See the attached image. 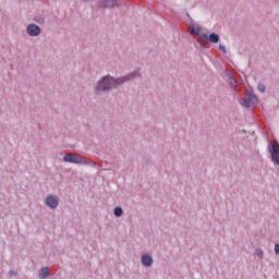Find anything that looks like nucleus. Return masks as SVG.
<instances>
[{
  "instance_id": "nucleus-6",
  "label": "nucleus",
  "mask_w": 279,
  "mask_h": 279,
  "mask_svg": "<svg viewBox=\"0 0 279 279\" xmlns=\"http://www.w3.org/2000/svg\"><path fill=\"white\" fill-rule=\"evenodd\" d=\"M46 204L49 208H58L59 201L54 195H50L46 198Z\"/></svg>"
},
{
  "instance_id": "nucleus-10",
  "label": "nucleus",
  "mask_w": 279,
  "mask_h": 279,
  "mask_svg": "<svg viewBox=\"0 0 279 279\" xmlns=\"http://www.w3.org/2000/svg\"><path fill=\"white\" fill-rule=\"evenodd\" d=\"M39 276L41 278H49V267H44L41 268Z\"/></svg>"
},
{
  "instance_id": "nucleus-14",
  "label": "nucleus",
  "mask_w": 279,
  "mask_h": 279,
  "mask_svg": "<svg viewBox=\"0 0 279 279\" xmlns=\"http://www.w3.org/2000/svg\"><path fill=\"white\" fill-rule=\"evenodd\" d=\"M257 88H258L259 93H265V90H266V87L263 84H259Z\"/></svg>"
},
{
  "instance_id": "nucleus-15",
  "label": "nucleus",
  "mask_w": 279,
  "mask_h": 279,
  "mask_svg": "<svg viewBox=\"0 0 279 279\" xmlns=\"http://www.w3.org/2000/svg\"><path fill=\"white\" fill-rule=\"evenodd\" d=\"M219 49H221V51H223V53L227 52V51H226V46H223V45H220V46H219Z\"/></svg>"
},
{
  "instance_id": "nucleus-9",
  "label": "nucleus",
  "mask_w": 279,
  "mask_h": 279,
  "mask_svg": "<svg viewBox=\"0 0 279 279\" xmlns=\"http://www.w3.org/2000/svg\"><path fill=\"white\" fill-rule=\"evenodd\" d=\"M105 8H114L119 5V2L117 0H108L104 3Z\"/></svg>"
},
{
  "instance_id": "nucleus-18",
  "label": "nucleus",
  "mask_w": 279,
  "mask_h": 279,
  "mask_svg": "<svg viewBox=\"0 0 279 279\" xmlns=\"http://www.w3.org/2000/svg\"><path fill=\"white\" fill-rule=\"evenodd\" d=\"M9 274H10L11 277L16 276V271H14V270H11Z\"/></svg>"
},
{
  "instance_id": "nucleus-16",
  "label": "nucleus",
  "mask_w": 279,
  "mask_h": 279,
  "mask_svg": "<svg viewBox=\"0 0 279 279\" xmlns=\"http://www.w3.org/2000/svg\"><path fill=\"white\" fill-rule=\"evenodd\" d=\"M228 78L230 80L231 85L234 84V83H232V82H234V80L232 78V74L229 73V74H228Z\"/></svg>"
},
{
  "instance_id": "nucleus-5",
  "label": "nucleus",
  "mask_w": 279,
  "mask_h": 279,
  "mask_svg": "<svg viewBox=\"0 0 279 279\" xmlns=\"http://www.w3.org/2000/svg\"><path fill=\"white\" fill-rule=\"evenodd\" d=\"M63 160L65 162H73L74 165H80V162H82V157H80L77 155H73V154H66L63 157Z\"/></svg>"
},
{
  "instance_id": "nucleus-1",
  "label": "nucleus",
  "mask_w": 279,
  "mask_h": 279,
  "mask_svg": "<svg viewBox=\"0 0 279 279\" xmlns=\"http://www.w3.org/2000/svg\"><path fill=\"white\" fill-rule=\"evenodd\" d=\"M136 75H138V73H135L134 75H129L126 77H120L118 80H114L110 76H105L98 83L97 92L101 93V90H110V88H117L119 84H123L124 82H128V80H132L133 77H136Z\"/></svg>"
},
{
  "instance_id": "nucleus-7",
  "label": "nucleus",
  "mask_w": 279,
  "mask_h": 279,
  "mask_svg": "<svg viewBox=\"0 0 279 279\" xmlns=\"http://www.w3.org/2000/svg\"><path fill=\"white\" fill-rule=\"evenodd\" d=\"M202 32V28L197 24H192L190 26V34L191 36H197Z\"/></svg>"
},
{
  "instance_id": "nucleus-12",
  "label": "nucleus",
  "mask_w": 279,
  "mask_h": 279,
  "mask_svg": "<svg viewBox=\"0 0 279 279\" xmlns=\"http://www.w3.org/2000/svg\"><path fill=\"white\" fill-rule=\"evenodd\" d=\"M123 215V209L121 207H116L114 208V216L116 217H121Z\"/></svg>"
},
{
  "instance_id": "nucleus-2",
  "label": "nucleus",
  "mask_w": 279,
  "mask_h": 279,
  "mask_svg": "<svg viewBox=\"0 0 279 279\" xmlns=\"http://www.w3.org/2000/svg\"><path fill=\"white\" fill-rule=\"evenodd\" d=\"M256 104H258V98H256V96L251 93L248 96L243 98L242 106L244 108H252V106H256Z\"/></svg>"
},
{
  "instance_id": "nucleus-19",
  "label": "nucleus",
  "mask_w": 279,
  "mask_h": 279,
  "mask_svg": "<svg viewBox=\"0 0 279 279\" xmlns=\"http://www.w3.org/2000/svg\"><path fill=\"white\" fill-rule=\"evenodd\" d=\"M202 38H208V35L203 34V35H202Z\"/></svg>"
},
{
  "instance_id": "nucleus-4",
  "label": "nucleus",
  "mask_w": 279,
  "mask_h": 279,
  "mask_svg": "<svg viewBox=\"0 0 279 279\" xmlns=\"http://www.w3.org/2000/svg\"><path fill=\"white\" fill-rule=\"evenodd\" d=\"M28 36H40V26L36 24H29L26 28Z\"/></svg>"
},
{
  "instance_id": "nucleus-13",
  "label": "nucleus",
  "mask_w": 279,
  "mask_h": 279,
  "mask_svg": "<svg viewBox=\"0 0 279 279\" xmlns=\"http://www.w3.org/2000/svg\"><path fill=\"white\" fill-rule=\"evenodd\" d=\"M255 252L258 258H263V248H257Z\"/></svg>"
},
{
  "instance_id": "nucleus-20",
  "label": "nucleus",
  "mask_w": 279,
  "mask_h": 279,
  "mask_svg": "<svg viewBox=\"0 0 279 279\" xmlns=\"http://www.w3.org/2000/svg\"><path fill=\"white\" fill-rule=\"evenodd\" d=\"M36 21V23H40V20H35Z\"/></svg>"
},
{
  "instance_id": "nucleus-17",
  "label": "nucleus",
  "mask_w": 279,
  "mask_h": 279,
  "mask_svg": "<svg viewBox=\"0 0 279 279\" xmlns=\"http://www.w3.org/2000/svg\"><path fill=\"white\" fill-rule=\"evenodd\" d=\"M275 253H276V254H279V244H276V245H275Z\"/></svg>"
},
{
  "instance_id": "nucleus-11",
  "label": "nucleus",
  "mask_w": 279,
  "mask_h": 279,
  "mask_svg": "<svg viewBox=\"0 0 279 279\" xmlns=\"http://www.w3.org/2000/svg\"><path fill=\"white\" fill-rule=\"evenodd\" d=\"M209 40H210L211 43H219V35H217V34H210V35H209Z\"/></svg>"
},
{
  "instance_id": "nucleus-8",
  "label": "nucleus",
  "mask_w": 279,
  "mask_h": 279,
  "mask_svg": "<svg viewBox=\"0 0 279 279\" xmlns=\"http://www.w3.org/2000/svg\"><path fill=\"white\" fill-rule=\"evenodd\" d=\"M151 263H154V259L149 255H144L142 256V264L145 267H151Z\"/></svg>"
},
{
  "instance_id": "nucleus-3",
  "label": "nucleus",
  "mask_w": 279,
  "mask_h": 279,
  "mask_svg": "<svg viewBox=\"0 0 279 279\" xmlns=\"http://www.w3.org/2000/svg\"><path fill=\"white\" fill-rule=\"evenodd\" d=\"M269 154L271 155L272 161H275L276 165H279V145L278 144H271Z\"/></svg>"
}]
</instances>
